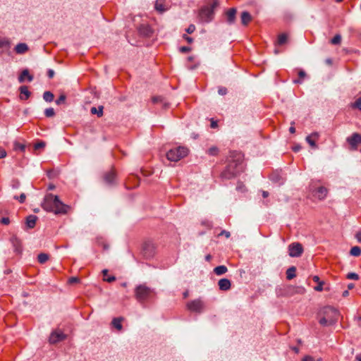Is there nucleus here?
Segmentation results:
<instances>
[{
	"label": "nucleus",
	"mask_w": 361,
	"mask_h": 361,
	"mask_svg": "<svg viewBox=\"0 0 361 361\" xmlns=\"http://www.w3.org/2000/svg\"><path fill=\"white\" fill-rule=\"evenodd\" d=\"M43 99L47 102H51L54 100V95L50 91H46L43 94Z\"/></svg>",
	"instance_id": "32"
},
{
	"label": "nucleus",
	"mask_w": 361,
	"mask_h": 361,
	"mask_svg": "<svg viewBox=\"0 0 361 361\" xmlns=\"http://www.w3.org/2000/svg\"><path fill=\"white\" fill-rule=\"evenodd\" d=\"M313 192H315L314 195L319 200H324L328 193V190L325 187L320 186L315 191L312 190Z\"/></svg>",
	"instance_id": "19"
},
{
	"label": "nucleus",
	"mask_w": 361,
	"mask_h": 361,
	"mask_svg": "<svg viewBox=\"0 0 361 361\" xmlns=\"http://www.w3.org/2000/svg\"><path fill=\"white\" fill-rule=\"evenodd\" d=\"M57 173L52 169L47 171V176L49 178H54L56 176Z\"/></svg>",
	"instance_id": "50"
},
{
	"label": "nucleus",
	"mask_w": 361,
	"mask_h": 361,
	"mask_svg": "<svg viewBox=\"0 0 361 361\" xmlns=\"http://www.w3.org/2000/svg\"><path fill=\"white\" fill-rule=\"evenodd\" d=\"M350 254L355 257H358L361 255V248L358 246H354L351 248Z\"/></svg>",
	"instance_id": "34"
},
{
	"label": "nucleus",
	"mask_w": 361,
	"mask_h": 361,
	"mask_svg": "<svg viewBox=\"0 0 361 361\" xmlns=\"http://www.w3.org/2000/svg\"><path fill=\"white\" fill-rule=\"evenodd\" d=\"M355 319L357 321V325L361 327V316L355 317Z\"/></svg>",
	"instance_id": "64"
},
{
	"label": "nucleus",
	"mask_w": 361,
	"mask_h": 361,
	"mask_svg": "<svg viewBox=\"0 0 361 361\" xmlns=\"http://www.w3.org/2000/svg\"><path fill=\"white\" fill-rule=\"evenodd\" d=\"M287 39H288L287 34L282 33V34L279 35V37H278V42H278V44L279 45H283V44H284L287 42Z\"/></svg>",
	"instance_id": "35"
},
{
	"label": "nucleus",
	"mask_w": 361,
	"mask_h": 361,
	"mask_svg": "<svg viewBox=\"0 0 361 361\" xmlns=\"http://www.w3.org/2000/svg\"><path fill=\"white\" fill-rule=\"evenodd\" d=\"M103 180L107 185H113L116 180V173L113 169L105 172L103 175Z\"/></svg>",
	"instance_id": "14"
},
{
	"label": "nucleus",
	"mask_w": 361,
	"mask_h": 361,
	"mask_svg": "<svg viewBox=\"0 0 361 361\" xmlns=\"http://www.w3.org/2000/svg\"><path fill=\"white\" fill-rule=\"evenodd\" d=\"M20 187V182L18 180H13L12 181V188L17 189Z\"/></svg>",
	"instance_id": "55"
},
{
	"label": "nucleus",
	"mask_w": 361,
	"mask_h": 361,
	"mask_svg": "<svg viewBox=\"0 0 361 361\" xmlns=\"http://www.w3.org/2000/svg\"><path fill=\"white\" fill-rule=\"evenodd\" d=\"M19 91L20 93V99L21 100H27L31 95V92L29 91L27 86H20L19 87Z\"/></svg>",
	"instance_id": "22"
},
{
	"label": "nucleus",
	"mask_w": 361,
	"mask_h": 361,
	"mask_svg": "<svg viewBox=\"0 0 361 361\" xmlns=\"http://www.w3.org/2000/svg\"><path fill=\"white\" fill-rule=\"evenodd\" d=\"M187 308L191 311L200 313L204 310V305L202 300L197 299L187 303Z\"/></svg>",
	"instance_id": "9"
},
{
	"label": "nucleus",
	"mask_w": 361,
	"mask_h": 361,
	"mask_svg": "<svg viewBox=\"0 0 361 361\" xmlns=\"http://www.w3.org/2000/svg\"><path fill=\"white\" fill-rule=\"evenodd\" d=\"M307 75L306 73L303 71V70H300L299 72H298V76L300 78L302 79L304 78H305Z\"/></svg>",
	"instance_id": "60"
},
{
	"label": "nucleus",
	"mask_w": 361,
	"mask_h": 361,
	"mask_svg": "<svg viewBox=\"0 0 361 361\" xmlns=\"http://www.w3.org/2000/svg\"><path fill=\"white\" fill-rule=\"evenodd\" d=\"M218 5V1H214L210 6H203L199 12L200 20L205 23L210 22L214 18V11Z\"/></svg>",
	"instance_id": "4"
},
{
	"label": "nucleus",
	"mask_w": 361,
	"mask_h": 361,
	"mask_svg": "<svg viewBox=\"0 0 361 361\" xmlns=\"http://www.w3.org/2000/svg\"><path fill=\"white\" fill-rule=\"evenodd\" d=\"M319 135L317 132H314L311 133L310 135L307 136L306 141L312 148H317V145L316 144V140H318Z\"/></svg>",
	"instance_id": "17"
},
{
	"label": "nucleus",
	"mask_w": 361,
	"mask_h": 361,
	"mask_svg": "<svg viewBox=\"0 0 361 361\" xmlns=\"http://www.w3.org/2000/svg\"><path fill=\"white\" fill-rule=\"evenodd\" d=\"M103 109H104V106H99L98 109H97L96 107L93 106V107L91 108L90 112L92 114H97L98 117H102L103 116Z\"/></svg>",
	"instance_id": "31"
},
{
	"label": "nucleus",
	"mask_w": 361,
	"mask_h": 361,
	"mask_svg": "<svg viewBox=\"0 0 361 361\" xmlns=\"http://www.w3.org/2000/svg\"><path fill=\"white\" fill-rule=\"evenodd\" d=\"M306 290L302 286H298L296 288L295 293L298 294H304L305 293Z\"/></svg>",
	"instance_id": "51"
},
{
	"label": "nucleus",
	"mask_w": 361,
	"mask_h": 361,
	"mask_svg": "<svg viewBox=\"0 0 361 361\" xmlns=\"http://www.w3.org/2000/svg\"><path fill=\"white\" fill-rule=\"evenodd\" d=\"M9 42L8 40L4 39H0V48L4 47H8Z\"/></svg>",
	"instance_id": "52"
},
{
	"label": "nucleus",
	"mask_w": 361,
	"mask_h": 361,
	"mask_svg": "<svg viewBox=\"0 0 361 361\" xmlns=\"http://www.w3.org/2000/svg\"><path fill=\"white\" fill-rule=\"evenodd\" d=\"M10 240L14 247L15 252L20 254L22 252L21 240L15 235L11 238Z\"/></svg>",
	"instance_id": "15"
},
{
	"label": "nucleus",
	"mask_w": 361,
	"mask_h": 361,
	"mask_svg": "<svg viewBox=\"0 0 361 361\" xmlns=\"http://www.w3.org/2000/svg\"><path fill=\"white\" fill-rule=\"evenodd\" d=\"M352 107L357 109L361 111V97L357 98L355 102L352 104Z\"/></svg>",
	"instance_id": "40"
},
{
	"label": "nucleus",
	"mask_w": 361,
	"mask_h": 361,
	"mask_svg": "<svg viewBox=\"0 0 361 361\" xmlns=\"http://www.w3.org/2000/svg\"><path fill=\"white\" fill-rule=\"evenodd\" d=\"M270 180L275 183L281 185L283 184L285 181V178L282 176V175L279 171H274L270 175Z\"/></svg>",
	"instance_id": "16"
},
{
	"label": "nucleus",
	"mask_w": 361,
	"mask_h": 361,
	"mask_svg": "<svg viewBox=\"0 0 361 361\" xmlns=\"http://www.w3.org/2000/svg\"><path fill=\"white\" fill-rule=\"evenodd\" d=\"M303 252V247L300 243H293L288 245V254L291 257H298Z\"/></svg>",
	"instance_id": "10"
},
{
	"label": "nucleus",
	"mask_w": 361,
	"mask_h": 361,
	"mask_svg": "<svg viewBox=\"0 0 361 361\" xmlns=\"http://www.w3.org/2000/svg\"><path fill=\"white\" fill-rule=\"evenodd\" d=\"M49 256L47 253L42 252L38 255L37 260L40 264H44L49 259Z\"/></svg>",
	"instance_id": "33"
},
{
	"label": "nucleus",
	"mask_w": 361,
	"mask_h": 361,
	"mask_svg": "<svg viewBox=\"0 0 361 361\" xmlns=\"http://www.w3.org/2000/svg\"><path fill=\"white\" fill-rule=\"evenodd\" d=\"M227 271H228V269L224 265H220L214 269V272L218 276L224 274L225 273L227 272Z\"/></svg>",
	"instance_id": "30"
},
{
	"label": "nucleus",
	"mask_w": 361,
	"mask_h": 361,
	"mask_svg": "<svg viewBox=\"0 0 361 361\" xmlns=\"http://www.w3.org/2000/svg\"><path fill=\"white\" fill-rule=\"evenodd\" d=\"M236 14L237 8L234 7L225 11L224 15L226 17V23L229 25L234 24L236 20Z\"/></svg>",
	"instance_id": "11"
},
{
	"label": "nucleus",
	"mask_w": 361,
	"mask_h": 361,
	"mask_svg": "<svg viewBox=\"0 0 361 361\" xmlns=\"http://www.w3.org/2000/svg\"><path fill=\"white\" fill-rule=\"evenodd\" d=\"M28 50V47L25 43H19L15 47V51L17 54H22Z\"/></svg>",
	"instance_id": "26"
},
{
	"label": "nucleus",
	"mask_w": 361,
	"mask_h": 361,
	"mask_svg": "<svg viewBox=\"0 0 361 361\" xmlns=\"http://www.w3.org/2000/svg\"><path fill=\"white\" fill-rule=\"evenodd\" d=\"M302 361H322V358H318L317 360H315L313 357L310 355H306L302 358Z\"/></svg>",
	"instance_id": "44"
},
{
	"label": "nucleus",
	"mask_w": 361,
	"mask_h": 361,
	"mask_svg": "<svg viewBox=\"0 0 361 361\" xmlns=\"http://www.w3.org/2000/svg\"><path fill=\"white\" fill-rule=\"evenodd\" d=\"M252 20V17L248 11H243L240 15L241 23L243 26H247Z\"/></svg>",
	"instance_id": "20"
},
{
	"label": "nucleus",
	"mask_w": 361,
	"mask_h": 361,
	"mask_svg": "<svg viewBox=\"0 0 361 361\" xmlns=\"http://www.w3.org/2000/svg\"><path fill=\"white\" fill-rule=\"evenodd\" d=\"M219 235H225L226 238H228L231 235L230 234V232L227 231H225V230H223L219 234Z\"/></svg>",
	"instance_id": "57"
},
{
	"label": "nucleus",
	"mask_w": 361,
	"mask_h": 361,
	"mask_svg": "<svg viewBox=\"0 0 361 361\" xmlns=\"http://www.w3.org/2000/svg\"><path fill=\"white\" fill-rule=\"evenodd\" d=\"M218 148L216 147H212L208 149V154L212 156H215L218 153Z\"/></svg>",
	"instance_id": "43"
},
{
	"label": "nucleus",
	"mask_w": 361,
	"mask_h": 361,
	"mask_svg": "<svg viewBox=\"0 0 361 361\" xmlns=\"http://www.w3.org/2000/svg\"><path fill=\"white\" fill-rule=\"evenodd\" d=\"M313 281L318 284L317 286L314 288L316 291H322L323 290V285L324 282L323 281H320L319 277L318 276H314L312 278Z\"/></svg>",
	"instance_id": "27"
},
{
	"label": "nucleus",
	"mask_w": 361,
	"mask_h": 361,
	"mask_svg": "<svg viewBox=\"0 0 361 361\" xmlns=\"http://www.w3.org/2000/svg\"><path fill=\"white\" fill-rule=\"evenodd\" d=\"M191 49H192L191 47H186V46L180 47L179 48V51L181 53H188V52L190 51Z\"/></svg>",
	"instance_id": "49"
},
{
	"label": "nucleus",
	"mask_w": 361,
	"mask_h": 361,
	"mask_svg": "<svg viewBox=\"0 0 361 361\" xmlns=\"http://www.w3.org/2000/svg\"><path fill=\"white\" fill-rule=\"evenodd\" d=\"M108 269H103L102 273L104 276V281L108 283H112L116 281V277L114 276L108 275Z\"/></svg>",
	"instance_id": "29"
},
{
	"label": "nucleus",
	"mask_w": 361,
	"mask_h": 361,
	"mask_svg": "<svg viewBox=\"0 0 361 361\" xmlns=\"http://www.w3.org/2000/svg\"><path fill=\"white\" fill-rule=\"evenodd\" d=\"M346 277L348 279H351V280H358L359 279L358 274H357L356 273H353V272L348 273L347 274Z\"/></svg>",
	"instance_id": "42"
},
{
	"label": "nucleus",
	"mask_w": 361,
	"mask_h": 361,
	"mask_svg": "<svg viewBox=\"0 0 361 361\" xmlns=\"http://www.w3.org/2000/svg\"><path fill=\"white\" fill-rule=\"evenodd\" d=\"M6 156V152L4 149L0 147V159L4 158Z\"/></svg>",
	"instance_id": "59"
},
{
	"label": "nucleus",
	"mask_w": 361,
	"mask_h": 361,
	"mask_svg": "<svg viewBox=\"0 0 361 361\" xmlns=\"http://www.w3.org/2000/svg\"><path fill=\"white\" fill-rule=\"evenodd\" d=\"M49 78H52L54 76V71L52 69H49L47 71Z\"/></svg>",
	"instance_id": "61"
},
{
	"label": "nucleus",
	"mask_w": 361,
	"mask_h": 361,
	"mask_svg": "<svg viewBox=\"0 0 361 361\" xmlns=\"http://www.w3.org/2000/svg\"><path fill=\"white\" fill-rule=\"evenodd\" d=\"M219 288L221 290H228L231 288V283L228 279H221L218 282Z\"/></svg>",
	"instance_id": "21"
},
{
	"label": "nucleus",
	"mask_w": 361,
	"mask_h": 361,
	"mask_svg": "<svg viewBox=\"0 0 361 361\" xmlns=\"http://www.w3.org/2000/svg\"><path fill=\"white\" fill-rule=\"evenodd\" d=\"M66 335L61 331H54L49 336V343L55 344L66 339Z\"/></svg>",
	"instance_id": "12"
},
{
	"label": "nucleus",
	"mask_w": 361,
	"mask_h": 361,
	"mask_svg": "<svg viewBox=\"0 0 361 361\" xmlns=\"http://www.w3.org/2000/svg\"><path fill=\"white\" fill-rule=\"evenodd\" d=\"M295 272H296L295 267L293 266V267H289L286 271V279L288 280H291L293 278H295L296 276Z\"/></svg>",
	"instance_id": "28"
},
{
	"label": "nucleus",
	"mask_w": 361,
	"mask_h": 361,
	"mask_svg": "<svg viewBox=\"0 0 361 361\" xmlns=\"http://www.w3.org/2000/svg\"><path fill=\"white\" fill-rule=\"evenodd\" d=\"M123 317H115L111 321L112 326L116 328L118 331H121L123 326L121 324Z\"/></svg>",
	"instance_id": "25"
},
{
	"label": "nucleus",
	"mask_w": 361,
	"mask_h": 361,
	"mask_svg": "<svg viewBox=\"0 0 361 361\" xmlns=\"http://www.w3.org/2000/svg\"><path fill=\"white\" fill-rule=\"evenodd\" d=\"M188 154V148L185 147H178L168 151L166 153V158L171 161H178L185 157Z\"/></svg>",
	"instance_id": "5"
},
{
	"label": "nucleus",
	"mask_w": 361,
	"mask_h": 361,
	"mask_svg": "<svg viewBox=\"0 0 361 361\" xmlns=\"http://www.w3.org/2000/svg\"><path fill=\"white\" fill-rule=\"evenodd\" d=\"M195 30V26L193 24H190L188 28L185 30L186 32L188 34H192Z\"/></svg>",
	"instance_id": "46"
},
{
	"label": "nucleus",
	"mask_w": 361,
	"mask_h": 361,
	"mask_svg": "<svg viewBox=\"0 0 361 361\" xmlns=\"http://www.w3.org/2000/svg\"><path fill=\"white\" fill-rule=\"evenodd\" d=\"M152 294V290L144 284L137 286L135 289V297L140 302L147 300Z\"/></svg>",
	"instance_id": "6"
},
{
	"label": "nucleus",
	"mask_w": 361,
	"mask_h": 361,
	"mask_svg": "<svg viewBox=\"0 0 361 361\" xmlns=\"http://www.w3.org/2000/svg\"><path fill=\"white\" fill-rule=\"evenodd\" d=\"M44 114L46 117L50 118L53 117L55 115L54 109L51 107L47 108L44 111Z\"/></svg>",
	"instance_id": "37"
},
{
	"label": "nucleus",
	"mask_w": 361,
	"mask_h": 361,
	"mask_svg": "<svg viewBox=\"0 0 361 361\" xmlns=\"http://www.w3.org/2000/svg\"><path fill=\"white\" fill-rule=\"evenodd\" d=\"M25 78H27V80L29 82H31L34 78L33 75L30 74L28 69H24L22 71L21 73L18 76L19 82H20V83L23 82L25 81Z\"/></svg>",
	"instance_id": "18"
},
{
	"label": "nucleus",
	"mask_w": 361,
	"mask_h": 361,
	"mask_svg": "<svg viewBox=\"0 0 361 361\" xmlns=\"http://www.w3.org/2000/svg\"><path fill=\"white\" fill-rule=\"evenodd\" d=\"M355 238L359 243H361V231H359L355 234Z\"/></svg>",
	"instance_id": "63"
},
{
	"label": "nucleus",
	"mask_w": 361,
	"mask_h": 361,
	"mask_svg": "<svg viewBox=\"0 0 361 361\" xmlns=\"http://www.w3.org/2000/svg\"><path fill=\"white\" fill-rule=\"evenodd\" d=\"M41 207L48 212H53L55 214H66L70 209V207L63 203L59 196L51 193L44 196Z\"/></svg>",
	"instance_id": "1"
},
{
	"label": "nucleus",
	"mask_w": 361,
	"mask_h": 361,
	"mask_svg": "<svg viewBox=\"0 0 361 361\" xmlns=\"http://www.w3.org/2000/svg\"><path fill=\"white\" fill-rule=\"evenodd\" d=\"M139 34L143 37H150L153 30L148 24H141L137 27Z\"/></svg>",
	"instance_id": "13"
},
{
	"label": "nucleus",
	"mask_w": 361,
	"mask_h": 361,
	"mask_svg": "<svg viewBox=\"0 0 361 361\" xmlns=\"http://www.w3.org/2000/svg\"><path fill=\"white\" fill-rule=\"evenodd\" d=\"M211 128H216L218 127V124H217V121L214 120V118H212L211 119V125H210Z\"/></svg>",
	"instance_id": "58"
},
{
	"label": "nucleus",
	"mask_w": 361,
	"mask_h": 361,
	"mask_svg": "<svg viewBox=\"0 0 361 361\" xmlns=\"http://www.w3.org/2000/svg\"><path fill=\"white\" fill-rule=\"evenodd\" d=\"M319 323L324 326L335 324L340 317L339 312L330 306L324 307L318 314Z\"/></svg>",
	"instance_id": "3"
},
{
	"label": "nucleus",
	"mask_w": 361,
	"mask_h": 361,
	"mask_svg": "<svg viewBox=\"0 0 361 361\" xmlns=\"http://www.w3.org/2000/svg\"><path fill=\"white\" fill-rule=\"evenodd\" d=\"M294 124H295V122H294V121H293V122L291 123V126H290V128H289V131H290V133H295V127L293 126V125H294Z\"/></svg>",
	"instance_id": "62"
},
{
	"label": "nucleus",
	"mask_w": 361,
	"mask_h": 361,
	"mask_svg": "<svg viewBox=\"0 0 361 361\" xmlns=\"http://www.w3.org/2000/svg\"><path fill=\"white\" fill-rule=\"evenodd\" d=\"M183 38L189 44H192L193 42V38L188 36L187 35H183Z\"/></svg>",
	"instance_id": "54"
},
{
	"label": "nucleus",
	"mask_w": 361,
	"mask_h": 361,
	"mask_svg": "<svg viewBox=\"0 0 361 361\" xmlns=\"http://www.w3.org/2000/svg\"><path fill=\"white\" fill-rule=\"evenodd\" d=\"M341 42V36L340 35H336L331 40L333 44H339Z\"/></svg>",
	"instance_id": "39"
},
{
	"label": "nucleus",
	"mask_w": 361,
	"mask_h": 361,
	"mask_svg": "<svg viewBox=\"0 0 361 361\" xmlns=\"http://www.w3.org/2000/svg\"><path fill=\"white\" fill-rule=\"evenodd\" d=\"M243 156L241 153L233 152L231 159L226 169L221 172V178L224 180H230L237 176L243 170Z\"/></svg>",
	"instance_id": "2"
},
{
	"label": "nucleus",
	"mask_w": 361,
	"mask_h": 361,
	"mask_svg": "<svg viewBox=\"0 0 361 361\" xmlns=\"http://www.w3.org/2000/svg\"><path fill=\"white\" fill-rule=\"evenodd\" d=\"M68 282L69 284H73V283H79L80 282V279L78 277L73 276V277H71L68 279Z\"/></svg>",
	"instance_id": "48"
},
{
	"label": "nucleus",
	"mask_w": 361,
	"mask_h": 361,
	"mask_svg": "<svg viewBox=\"0 0 361 361\" xmlns=\"http://www.w3.org/2000/svg\"><path fill=\"white\" fill-rule=\"evenodd\" d=\"M141 254L145 259H151L156 254V246L151 240L145 241L142 245Z\"/></svg>",
	"instance_id": "7"
},
{
	"label": "nucleus",
	"mask_w": 361,
	"mask_h": 361,
	"mask_svg": "<svg viewBox=\"0 0 361 361\" xmlns=\"http://www.w3.org/2000/svg\"><path fill=\"white\" fill-rule=\"evenodd\" d=\"M152 101L154 104L164 102V107H166L168 106L167 103L164 102V98L161 96H154L152 98Z\"/></svg>",
	"instance_id": "36"
},
{
	"label": "nucleus",
	"mask_w": 361,
	"mask_h": 361,
	"mask_svg": "<svg viewBox=\"0 0 361 361\" xmlns=\"http://www.w3.org/2000/svg\"><path fill=\"white\" fill-rule=\"evenodd\" d=\"M0 222L4 225H8L10 223V219L8 217H3L0 220Z\"/></svg>",
	"instance_id": "56"
},
{
	"label": "nucleus",
	"mask_w": 361,
	"mask_h": 361,
	"mask_svg": "<svg viewBox=\"0 0 361 361\" xmlns=\"http://www.w3.org/2000/svg\"><path fill=\"white\" fill-rule=\"evenodd\" d=\"M13 149H14L15 150H18V149H19V150H20V151L23 152V151H25V145H23V144H20V143H19V142H14V147H13Z\"/></svg>",
	"instance_id": "38"
},
{
	"label": "nucleus",
	"mask_w": 361,
	"mask_h": 361,
	"mask_svg": "<svg viewBox=\"0 0 361 361\" xmlns=\"http://www.w3.org/2000/svg\"><path fill=\"white\" fill-rule=\"evenodd\" d=\"M218 92L221 95H225L227 93V89L225 87H219Z\"/></svg>",
	"instance_id": "53"
},
{
	"label": "nucleus",
	"mask_w": 361,
	"mask_h": 361,
	"mask_svg": "<svg viewBox=\"0 0 361 361\" xmlns=\"http://www.w3.org/2000/svg\"><path fill=\"white\" fill-rule=\"evenodd\" d=\"M14 198L18 200L20 203H23L25 200L26 195L25 193H22L19 197L15 196Z\"/></svg>",
	"instance_id": "47"
},
{
	"label": "nucleus",
	"mask_w": 361,
	"mask_h": 361,
	"mask_svg": "<svg viewBox=\"0 0 361 361\" xmlns=\"http://www.w3.org/2000/svg\"><path fill=\"white\" fill-rule=\"evenodd\" d=\"M346 142L349 145V150L355 151L357 149L358 146L361 145V134L354 133L351 136L346 138Z\"/></svg>",
	"instance_id": "8"
},
{
	"label": "nucleus",
	"mask_w": 361,
	"mask_h": 361,
	"mask_svg": "<svg viewBox=\"0 0 361 361\" xmlns=\"http://www.w3.org/2000/svg\"><path fill=\"white\" fill-rule=\"evenodd\" d=\"M45 145H46V143L44 142L40 141V142L35 144L34 148H35V149H39L41 148H44L45 147Z\"/></svg>",
	"instance_id": "45"
},
{
	"label": "nucleus",
	"mask_w": 361,
	"mask_h": 361,
	"mask_svg": "<svg viewBox=\"0 0 361 361\" xmlns=\"http://www.w3.org/2000/svg\"><path fill=\"white\" fill-rule=\"evenodd\" d=\"M66 99V96L64 94H61L59 97L56 100V104L57 105H60L65 102Z\"/></svg>",
	"instance_id": "41"
},
{
	"label": "nucleus",
	"mask_w": 361,
	"mask_h": 361,
	"mask_svg": "<svg viewBox=\"0 0 361 361\" xmlns=\"http://www.w3.org/2000/svg\"><path fill=\"white\" fill-rule=\"evenodd\" d=\"M37 216L35 215H29L26 218L25 224L27 228H33L36 225Z\"/></svg>",
	"instance_id": "23"
},
{
	"label": "nucleus",
	"mask_w": 361,
	"mask_h": 361,
	"mask_svg": "<svg viewBox=\"0 0 361 361\" xmlns=\"http://www.w3.org/2000/svg\"><path fill=\"white\" fill-rule=\"evenodd\" d=\"M169 6L164 1H155L154 8L159 13H163L169 9Z\"/></svg>",
	"instance_id": "24"
}]
</instances>
